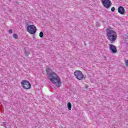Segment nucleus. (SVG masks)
Wrapping results in <instances>:
<instances>
[{
  "label": "nucleus",
  "instance_id": "0eeeda50",
  "mask_svg": "<svg viewBox=\"0 0 128 128\" xmlns=\"http://www.w3.org/2000/svg\"><path fill=\"white\" fill-rule=\"evenodd\" d=\"M109 48L110 52L112 54H116V52H118V49H116V47L112 44H109Z\"/></svg>",
  "mask_w": 128,
  "mask_h": 128
},
{
  "label": "nucleus",
  "instance_id": "6ab92c4d",
  "mask_svg": "<svg viewBox=\"0 0 128 128\" xmlns=\"http://www.w3.org/2000/svg\"><path fill=\"white\" fill-rule=\"evenodd\" d=\"M100 24H97L96 26H100Z\"/></svg>",
  "mask_w": 128,
  "mask_h": 128
},
{
  "label": "nucleus",
  "instance_id": "7ed1b4c3",
  "mask_svg": "<svg viewBox=\"0 0 128 128\" xmlns=\"http://www.w3.org/2000/svg\"><path fill=\"white\" fill-rule=\"evenodd\" d=\"M74 75L75 78L78 80H82L86 78V76L82 74V72L80 70H76L74 72Z\"/></svg>",
  "mask_w": 128,
  "mask_h": 128
},
{
  "label": "nucleus",
  "instance_id": "20e7f679",
  "mask_svg": "<svg viewBox=\"0 0 128 128\" xmlns=\"http://www.w3.org/2000/svg\"><path fill=\"white\" fill-rule=\"evenodd\" d=\"M21 86L24 90H30L32 88V84L30 82L26 80H23L21 82Z\"/></svg>",
  "mask_w": 128,
  "mask_h": 128
},
{
  "label": "nucleus",
  "instance_id": "dca6fc26",
  "mask_svg": "<svg viewBox=\"0 0 128 128\" xmlns=\"http://www.w3.org/2000/svg\"><path fill=\"white\" fill-rule=\"evenodd\" d=\"M8 32H9V34H12V30H8Z\"/></svg>",
  "mask_w": 128,
  "mask_h": 128
},
{
  "label": "nucleus",
  "instance_id": "1a4fd4ad",
  "mask_svg": "<svg viewBox=\"0 0 128 128\" xmlns=\"http://www.w3.org/2000/svg\"><path fill=\"white\" fill-rule=\"evenodd\" d=\"M46 72L48 74H48H50L52 73V69L48 68H46Z\"/></svg>",
  "mask_w": 128,
  "mask_h": 128
},
{
  "label": "nucleus",
  "instance_id": "f8f14e48",
  "mask_svg": "<svg viewBox=\"0 0 128 128\" xmlns=\"http://www.w3.org/2000/svg\"><path fill=\"white\" fill-rule=\"evenodd\" d=\"M39 36L40 38H44V32H40Z\"/></svg>",
  "mask_w": 128,
  "mask_h": 128
},
{
  "label": "nucleus",
  "instance_id": "2eb2a0df",
  "mask_svg": "<svg viewBox=\"0 0 128 128\" xmlns=\"http://www.w3.org/2000/svg\"><path fill=\"white\" fill-rule=\"evenodd\" d=\"M114 10H116V8H114V7H112V8H111V11H112V12H114Z\"/></svg>",
  "mask_w": 128,
  "mask_h": 128
},
{
  "label": "nucleus",
  "instance_id": "9b49d317",
  "mask_svg": "<svg viewBox=\"0 0 128 128\" xmlns=\"http://www.w3.org/2000/svg\"><path fill=\"white\" fill-rule=\"evenodd\" d=\"M13 38H15L16 40H18V34H13Z\"/></svg>",
  "mask_w": 128,
  "mask_h": 128
},
{
  "label": "nucleus",
  "instance_id": "39448f33",
  "mask_svg": "<svg viewBox=\"0 0 128 128\" xmlns=\"http://www.w3.org/2000/svg\"><path fill=\"white\" fill-rule=\"evenodd\" d=\"M27 31L31 34H34L36 32V28L34 25H29L27 26Z\"/></svg>",
  "mask_w": 128,
  "mask_h": 128
},
{
  "label": "nucleus",
  "instance_id": "4468645a",
  "mask_svg": "<svg viewBox=\"0 0 128 128\" xmlns=\"http://www.w3.org/2000/svg\"><path fill=\"white\" fill-rule=\"evenodd\" d=\"M124 62H125L126 66H128V60H124Z\"/></svg>",
  "mask_w": 128,
  "mask_h": 128
},
{
  "label": "nucleus",
  "instance_id": "a211bd4d",
  "mask_svg": "<svg viewBox=\"0 0 128 128\" xmlns=\"http://www.w3.org/2000/svg\"><path fill=\"white\" fill-rule=\"evenodd\" d=\"M85 88H88V85H86Z\"/></svg>",
  "mask_w": 128,
  "mask_h": 128
},
{
  "label": "nucleus",
  "instance_id": "6e6552de",
  "mask_svg": "<svg viewBox=\"0 0 128 128\" xmlns=\"http://www.w3.org/2000/svg\"><path fill=\"white\" fill-rule=\"evenodd\" d=\"M118 12L120 14H124V8L122 7V6H120L118 8Z\"/></svg>",
  "mask_w": 128,
  "mask_h": 128
},
{
  "label": "nucleus",
  "instance_id": "ddd939ff",
  "mask_svg": "<svg viewBox=\"0 0 128 128\" xmlns=\"http://www.w3.org/2000/svg\"><path fill=\"white\" fill-rule=\"evenodd\" d=\"M26 56H28V54H30V52L29 50H26Z\"/></svg>",
  "mask_w": 128,
  "mask_h": 128
},
{
  "label": "nucleus",
  "instance_id": "f257e3e1",
  "mask_svg": "<svg viewBox=\"0 0 128 128\" xmlns=\"http://www.w3.org/2000/svg\"><path fill=\"white\" fill-rule=\"evenodd\" d=\"M48 78L52 84H54L57 88L60 87L62 86V82L60 77L54 72L48 74Z\"/></svg>",
  "mask_w": 128,
  "mask_h": 128
},
{
  "label": "nucleus",
  "instance_id": "f3484780",
  "mask_svg": "<svg viewBox=\"0 0 128 128\" xmlns=\"http://www.w3.org/2000/svg\"><path fill=\"white\" fill-rule=\"evenodd\" d=\"M2 124H3L4 126H6V122H3Z\"/></svg>",
  "mask_w": 128,
  "mask_h": 128
},
{
  "label": "nucleus",
  "instance_id": "423d86ee",
  "mask_svg": "<svg viewBox=\"0 0 128 128\" xmlns=\"http://www.w3.org/2000/svg\"><path fill=\"white\" fill-rule=\"evenodd\" d=\"M102 4L104 8H110L112 4V3L110 0H103L102 1Z\"/></svg>",
  "mask_w": 128,
  "mask_h": 128
},
{
  "label": "nucleus",
  "instance_id": "f03ea898",
  "mask_svg": "<svg viewBox=\"0 0 128 128\" xmlns=\"http://www.w3.org/2000/svg\"><path fill=\"white\" fill-rule=\"evenodd\" d=\"M106 38L110 40V44H114L116 40V32L114 30H110V28L106 29Z\"/></svg>",
  "mask_w": 128,
  "mask_h": 128
},
{
  "label": "nucleus",
  "instance_id": "9d476101",
  "mask_svg": "<svg viewBox=\"0 0 128 128\" xmlns=\"http://www.w3.org/2000/svg\"><path fill=\"white\" fill-rule=\"evenodd\" d=\"M67 106L68 108V110H72V104L70 102H68Z\"/></svg>",
  "mask_w": 128,
  "mask_h": 128
}]
</instances>
